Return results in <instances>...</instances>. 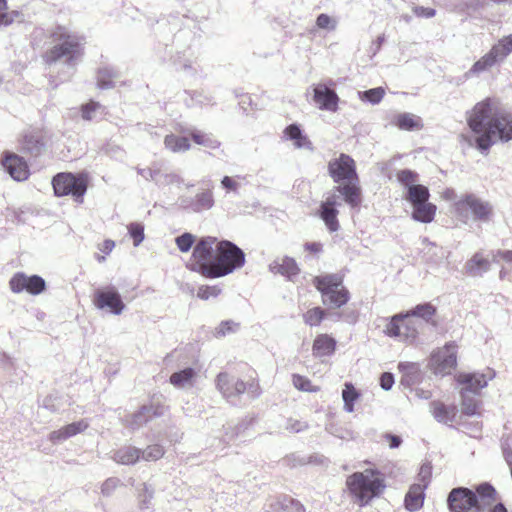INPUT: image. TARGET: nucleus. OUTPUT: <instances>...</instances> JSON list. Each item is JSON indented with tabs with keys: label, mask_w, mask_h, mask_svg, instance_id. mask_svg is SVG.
<instances>
[{
	"label": "nucleus",
	"mask_w": 512,
	"mask_h": 512,
	"mask_svg": "<svg viewBox=\"0 0 512 512\" xmlns=\"http://www.w3.org/2000/svg\"><path fill=\"white\" fill-rule=\"evenodd\" d=\"M467 123L477 149L488 151L499 142L512 140V114L499 106L496 99L486 98L467 112Z\"/></svg>",
	"instance_id": "1"
},
{
	"label": "nucleus",
	"mask_w": 512,
	"mask_h": 512,
	"mask_svg": "<svg viewBox=\"0 0 512 512\" xmlns=\"http://www.w3.org/2000/svg\"><path fill=\"white\" fill-rule=\"evenodd\" d=\"M196 263L191 269L208 278H219L241 268L245 263L244 252L234 243L204 237L194 247Z\"/></svg>",
	"instance_id": "2"
},
{
	"label": "nucleus",
	"mask_w": 512,
	"mask_h": 512,
	"mask_svg": "<svg viewBox=\"0 0 512 512\" xmlns=\"http://www.w3.org/2000/svg\"><path fill=\"white\" fill-rule=\"evenodd\" d=\"M494 496L495 489L487 483L479 485L476 492L458 487L450 491L447 504L451 512H507L503 504H497L491 509Z\"/></svg>",
	"instance_id": "3"
},
{
	"label": "nucleus",
	"mask_w": 512,
	"mask_h": 512,
	"mask_svg": "<svg viewBox=\"0 0 512 512\" xmlns=\"http://www.w3.org/2000/svg\"><path fill=\"white\" fill-rule=\"evenodd\" d=\"M328 169L336 183H343L337 186V191L344 197L345 202L351 207H357L360 204V187L355 161L342 153L329 162Z\"/></svg>",
	"instance_id": "4"
},
{
	"label": "nucleus",
	"mask_w": 512,
	"mask_h": 512,
	"mask_svg": "<svg viewBox=\"0 0 512 512\" xmlns=\"http://www.w3.org/2000/svg\"><path fill=\"white\" fill-rule=\"evenodd\" d=\"M53 46L46 52L45 61L48 64L64 59L67 64H73L82 55L84 38L65 26H57L52 34Z\"/></svg>",
	"instance_id": "5"
},
{
	"label": "nucleus",
	"mask_w": 512,
	"mask_h": 512,
	"mask_svg": "<svg viewBox=\"0 0 512 512\" xmlns=\"http://www.w3.org/2000/svg\"><path fill=\"white\" fill-rule=\"evenodd\" d=\"M346 484L355 503L360 506L367 505L373 498L378 497L385 488L379 472L372 469L352 474L347 478Z\"/></svg>",
	"instance_id": "6"
},
{
	"label": "nucleus",
	"mask_w": 512,
	"mask_h": 512,
	"mask_svg": "<svg viewBox=\"0 0 512 512\" xmlns=\"http://www.w3.org/2000/svg\"><path fill=\"white\" fill-rule=\"evenodd\" d=\"M492 212L491 204L474 194H461L454 203V214L463 222H467L469 218L488 221Z\"/></svg>",
	"instance_id": "7"
},
{
	"label": "nucleus",
	"mask_w": 512,
	"mask_h": 512,
	"mask_svg": "<svg viewBox=\"0 0 512 512\" xmlns=\"http://www.w3.org/2000/svg\"><path fill=\"white\" fill-rule=\"evenodd\" d=\"M314 284L322 294L324 304L339 308L349 300V292L343 286V279L337 274L315 277Z\"/></svg>",
	"instance_id": "8"
},
{
	"label": "nucleus",
	"mask_w": 512,
	"mask_h": 512,
	"mask_svg": "<svg viewBox=\"0 0 512 512\" xmlns=\"http://www.w3.org/2000/svg\"><path fill=\"white\" fill-rule=\"evenodd\" d=\"M421 327V320L411 318L407 313L396 314L385 325L384 333L398 341L411 344L417 339Z\"/></svg>",
	"instance_id": "9"
},
{
	"label": "nucleus",
	"mask_w": 512,
	"mask_h": 512,
	"mask_svg": "<svg viewBox=\"0 0 512 512\" xmlns=\"http://www.w3.org/2000/svg\"><path fill=\"white\" fill-rule=\"evenodd\" d=\"M57 196L71 195L76 201L82 202L87 191V177L71 173H59L52 181Z\"/></svg>",
	"instance_id": "10"
},
{
	"label": "nucleus",
	"mask_w": 512,
	"mask_h": 512,
	"mask_svg": "<svg viewBox=\"0 0 512 512\" xmlns=\"http://www.w3.org/2000/svg\"><path fill=\"white\" fill-rule=\"evenodd\" d=\"M506 250L505 252H507ZM501 250L485 254L482 251L474 253L464 264L463 273L470 277H481L491 269L492 263H499L500 260L505 261L498 255Z\"/></svg>",
	"instance_id": "11"
},
{
	"label": "nucleus",
	"mask_w": 512,
	"mask_h": 512,
	"mask_svg": "<svg viewBox=\"0 0 512 512\" xmlns=\"http://www.w3.org/2000/svg\"><path fill=\"white\" fill-rule=\"evenodd\" d=\"M456 346L447 344L435 351L430 358L429 366L436 375H448L456 367Z\"/></svg>",
	"instance_id": "12"
},
{
	"label": "nucleus",
	"mask_w": 512,
	"mask_h": 512,
	"mask_svg": "<svg viewBox=\"0 0 512 512\" xmlns=\"http://www.w3.org/2000/svg\"><path fill=\"white\" fill-rule=\"evenodd\" d=\"M93 303L97 309L107 310L113 315L122 314L126 307L121 295L113 286L97 290L94 294Z\"/></svg>",
	"instance_id": "13"
},
{
	"label": "nucleus",
	"mask_w": 512,
	"mask_h": 512,
	"mask_svg": "<svg viewBox=\"0 0 512 512\" xmlns=\"http://www.w3.org/2000/svg\"><path fill=\"white\" fill-rule=\"evenodd\" d=\"M10 289L14 293L27 292L39 295L46 289L45 280L38 275L28 276L25 273H16L9 281Z\"/></svg>",
	"instance_id": "14"
},
{
	"label": "nucleus",
	"mask_w": 512,
	"mask_h": 512,
	"mask_svg": "<svg viewBox=\"0 0 512 512\" xmlns=\"http://www.w3.org/2000/svg\"><path fill=\"white\" fill-rule=\"evenodd\" d=\"M313 101L320 110L329 112L338 110L339 97L326 84L320 83L313 88Z\"/></svg>",
	"instance_id": "15"
},
{
	"label": "nucleus",
	"mask_w": 512,
	"mask_h": 512,
	"mask_svg": "<svg viewBox=\"0 0 512 512\" xmlns=\"http://www.w3.org/2000/svg\"><path fill=\"white\" fill-rule=\"evenodd\" d=\"M199 373L192 367H185L173 372L169 377V383L177 390L190 391L196 387Z\"/></svg>",
	"instance_id": "16"
},
{
	"label": "nucleus",
	"mask_w": 512,
	"mask_h": 512,
	"mask_svg": "<svg viewBox=\"0 0 512 512\" xmlns=\"http://www.w3.org/2000/svg\"><path fill=\"white\" fill-rule=\"evenodd\" d=\"M216 387L226 398L240 395L246 390V385L242 380L236 379L227 373H220L217 376Z\"/></svg>",
	"instance_id": "17"
},
{
	"label": "nucleus",
	"mask_w": 512,
	"mask_h": 512,
	"mask_svg": "<svg viewBox=\"0 0 512 512\" xmlns=\"http://www.w3.org/2000/svg\"><path fill=\"white\" fill-rule=\"evenodd\" d=\"M3 166L7 173L16 181H24L28 178V166L18 155L7 154L3 161Z\"/></svg>",
	"instance_id": "18"
},
{
	"label": "nucleus",
	"mask_w": 512,
	"mask_h": 512,
	"mask_svg": "<svg viewBox=\"0 0 512 512\" xmlns=\"http://www.w3.org/2000/svg\"><path fill=\"white\" fill-rule=\"evenodd\" d=\"M457 382L462 386L461 392L476 395L482 388L487 386V377L482 373H461Z\"/></svg>",
	"instance_id": "19"
},
{
	"label": "nucleus",
	"mask_w": 512,
	"mask_h": 512,
	"mask_svg": "<svg viewBox=\"0 0 512 512\" xmlns=\"http://www.w3.org/2000/svg\"><path fill=\"white\" fill-rule=\"evenodd\" d=\"M398 369L402 374L400 383L405 387L411 388L419 384L423 379V373L418 363L401 362L398 365Z\"/></svg>",
	"instance_id": "20"
},
{
	"label": "nucleus",
	"mask_w": 512,
	"mask_h": 512,
	"mask_svg": "<svg viewBox=\"0 0 512 512\" xmlns=\"http://www.w3.org/2000/svg\"><path fill=\"white\" fill-rule=\"evenodd\" d=\"M214 205L213 193L210 189H206L198 192L193 200L182 199L181 206L189 208L193 212H201L203 210H209Z\"/></svg>",
	"instance_id": "21"
},
{
	"label": "nucleus",
	"mask_w": 512,
	"mask_h": 512,
	"mask_svg": "<svg viewBox=\"0 0 512 512\" xmlns=\"http://www.w3.org/2000/svg\"><path fill=\"white\" fill-rule=\"evenodd\" d=\"M164 413V407L143 406L138 412L126 418V424L132 429L141 427L154 416H161Z\"/></svg>",
	"instance_id": "22"
},
{
	"label": "nucleus",
	"mask_w": 512,
	"mask_h": 512,
	"mask_svg": "<svg viewBox=\"0 0 512 512\" xmlns=\"http://www.w3.org/2000/svg\"><path fill=\"white\" fill-rule=\"evenodd\" d=\"M425 485L413 484L405 495L404 505L410 512H416L423 507Z\"/></svg>",
	"instance_id": "23"
},
{
	"label": "nucleus",
	"mask_w": 512,
	"mask_h": 512,
	"mask_svg": "<svg viewBox=\"0 0 512 512\" xmlns=\"http://www.w3.org/2000/svg\"><path fill=\"white\" fill-rule=\"evenodd\" d=\"M498 62H502L499 57L494 53V50L491 48L489 52L483 55L479 60H477L472 67L465 73V77L471 78L477 76L490 68L496 65Z\"/></svg>",
	"instance_id": "24"
},
{
	"label": "nucleus",
	"mask_w": 512,
	"mask_h": 512,
	"mask_svg": "<svg viewBox=\"0 0 512 512\" xmlns=\"http://www.w3.org/2000/svg\"><path fill=\"white\" fill-rule=\"evenodd\" d=\"M336 348V340L328 334L318 335L313 342V354L316 357L330 356Z\"/></svg>",
	"instance_id": "25"
},
{
	"label": "nucleus",
	"mask_w": 512,
	"mask_h": 512,
	"mask_svg": "<svg viewBox=\"0 0 512 512\" xmlns=\"http://www.w3.org/2000/svg\"><path fill=\"white\" fill-rule=\"evenodd\" d=\"M270 270L275 274H281L288 278L297 275L299 272L296 261L290 257H283L281 259L274 260L270 264Z\"/></svg>",
	"instance_id": "26"
},
{
	"label": "nucleus",
	"mask_w": 512,
	"mask_h": 512,
	"mask_svg": "<svg viewBox=\"0 0 512 512\" xmlns=\"http://www.w3.org/2000/svg\"><path fill=\"white\" fill-rule=\"evenodd\" d=\"M436 210V206L429 201L420 203L412 206L411 217L417 222L430 223L434 220Z\"/></svg>",
	"instance_id": "27"
},
{
	"label": "nucleus",
	"mask_w": 512,
	"mask_h": 512,
	"mask_svg": "<svg viewBox=\"0 0 512 512\" xmlns=\"http://www.w3.org/2000/svg\"><path fill=\"white\" fill-rule=\"evenodd\" d=\"M284 137L288 140L294 141V146L296 148L312 150L311 141L302 133L301 129L296 124H291L285 128Z\"/></svg>",
	"instance_id": "28"
},
{
	"label": "nucleus",
	"mask_w": 512,
	"mask_h": 512,
	"mask_svg": "<svg viewBox=\"0 0 512 512\" xmlns=\"http://www.w3.org/2000/svg\"><path fill=\"white\" fill-rule=\"evenodd\" d=\"M141 458V450L132 447L125 446L120 448L114 453L113 459L122 465H133Z\"/></svg>",
	"instance_id": "29"
},
{
	"label": "nucleus",
	"mask_w": 512,
	"mask_h": 512,
	"mask_svg": "<svg viewBox=\"0 0 512 512\" xmlns=\"http://www.w3.org/2000/svg\"><path fill=\"white\" fill-rule=\"evenodd\" d=\"M430 409L434 418L441 423L452 422L456 413L454 406H446L439 401L432 402L430 404Z\"/></svg>",
	"instance_id": "30"
},
{
	"label": "nucleus",
	"mask_w": 512,
	"mask_h": 512,
	"mask_svg": "<svg viewBox=\"0 0 512 512\" xmlns=\"http://www.w3.org/2000/svg\"><path fill=\"white\" fill-rule=\"evenodd\" d=\"M164 146L166 149L173 153L186 152L191 147L188 138L177 136L174 134H169L165 136Z\"/></svg>",
	"instance_id": "31"
},
{
	"label": "nucleus",
	"mask_w": 512,
	"mask_h": 512,
	"mask_svg": "<svg viewBox=\"0 0 512 512\" xmlns=\"http://www.w3.org/2000/svg\"><path fill=\"white\" fill-rule=\"evenodd\" d=\"M430 197L429 190L426 186L417 184L409 188L405 195V199L413 205L428 202Z\"/></svg>",
	"instance_id": "32"
},
{
	"label": "nucleus",
	"mask_w": 512,
	"mask_h": 512,
	"mask_svg": "<svg viewBox=\"0 0 512 512\" xmlns=\"http://www.w3.org/2000/svg\"><path fill=\"white\" fill-rule=\"evenodd\" d=\"M119 78V73L111 67H102L97 74V85L101 89L112 88Z\"/></svg>",
	"instance_id": "33"
},
{
	"label": "nucleus",
	"mask_w": 512,
	"mask_h": 512,
	"mask_svg": "<svg viewBox=\"0 0 512 512\" xmlns=\"http://www.w3.org/2000/svg\"><path fill=\"white\" fill-rule=\"evenodd\" d=\"M360 398V393L352 383H345L342 390V399L344 402V410L348 413L354 411V404Z\"/></svg>",
	"instance_id": "34"
},
{
	"label": "nucleus",
	"mask_w": 512,
	"mask_h": 512,
	"mask_svg": "<svg viewBox=\"0 0 512 512\" xmlns=\"http://www.w3.org/2000/svg\"><path fill=\"white\" fill-rule=\"evenodd\" d=\"M395 124L402 130H414L421 127V119L411 113H402L397 115Z\"/></svg>",
	"instance_id": "35"
},
{
	"label": "nucleus",
	"mask_w": 512,
	"mask_h": 512,
	"mask_svg": "<svg viewBox=\"0 0 512 512\" xmlns=\"http://www.w3.org/2000/svg\"><path fill=\"white\" fill-rule=\"evenodd\" d=\"M435 313L436 308L430 303L419 304L407 312L411 318H421L425 322H430Z\"/></svg>",
	"instance_id": "36"
},
{
	"label": "nucleus",
	"mask_w": 512,
	"mask_h": 512,
	"mask_svg": "<svg viewBox=\"0 0 512 512\" xmlns=\"http://www.w3.org/2000/svg\"><path fill=\"white\" fill-rule=\"evenodd\" d=\"M491 48L499 59L503 61L510 53H512V34L502 37Z\"/></svg>",
	"instance_id": "37"
},
{
	"label": "nucleus",
	"mask_w": 512,
	"mask_h": 512,
	"mask_svg": "<svg viewBox=\"0 0 512 512\" xmlns=\"http://www.w3.org/2000/svg\"><path fill=\"white\" fill-rule=\"evenodd\" d=\"M338 24L339 20L337 17L328 15L326 13L319 14L315 21L316 28L327 32L335 31L338 27Z\"/></svg>",
	"instance_id": "38"
},
{
	"label": "nucleus",
	"mask_w": 512,
	"mask_h": 512,
	"mask_svg": "<svg viewBox=\"0 0 512 512\" xmlns=\"http://www.w3.org/2000/svg\"><path fill=\"white\" fill-rule=\"evenodd\" d=\"M104 110V107L100 103L90 101L89 103L82 105L81 116L84 120L90 121L104 114Z\"/></svg>",
	"instance_id": "39"
},
{
	"label": "nucleus",
	"mask_w": 512,
	"mask_h": 512,
	"mask_svg": "<svg viewBox=\"0 0 512 512\" xmlns=\"http://www.w3.org/2000/svg\"><path fill=\"white\" fill-rule=\"evenodd\" d=\"M292 384L297 390L302 392L315 393L320 390V387L314 385L310 379L299 374L292 375Z\"/></svg>",
	"instance_id": "40"
},
{
	"label": "nucleus",
	"mask_w": 512,
	"mask_h": 512,
	"mask_svg": "<svg viewBox=\"0 0 512 512\" xmlns=\"http://www.w3.org/2000/svg\"><path fill=\"white\" fill-rule=\"evenodd\" d=\"M155 183L159 187H166V186H170V185L179 186L182 183V179L176 173L162 171L159 168V174H157V176H156Z\"/></svg>",
	"instance_id": "41"
},
{
	"label": "nucleus",
	"mask_w": 512,
	"mask_h": 512,
	"mask_svg": "<svg viewBox=\"0 0 512 512\" xmlns=\"http://www.w3.org/2000/svg\"><path fill=\"white\" fill-rule=\"evenodd\" d=\"M337 214H338V211L336 209L321 206L320 216H321L322 220L325 222V225L327 226V228L331 232L337 231L339 228V224L337 221Z\"/></svg>",
	"instance_id": "42"
},
{
	"label": "nucleus",
	"mask_w": 512,
	"mask_h": 512,
	"mask_svg": "<svg viewBox=\"0 0 512 512\" xmlns=\"http://www.w3.org/2000/svg\"><path fill=\"white\" fill-rule=\"evenodd\" d=\"M396 178L398 182L407 189V191L409 190L410 187L416 186L418 182V174L409 169L398 171L396 174Z\"/></svg>",
	"instance_id": "43"
},
{
	"label": "nucleus",
	"mask_w": 512,
	"mask_h": 512,
	"mask_svg": "<svg viewBox=\"0 0 512 512\" xmlns=\"http://www.w3.org/2000/svg\"><path fill=\"white\" fill-rule=\"evenodd\" d=\"M359 98L362 101H368L371 104H378L385 95V90L382 87H377L373 89H369L366 91L358 92Z\"/></svg>",
	"instance_id": "44"
},
{
	"label": "nucleus",
	"mask_w": 512,
	"mask_h": 512,
	"mask_svg": "<svg viewBox=\"0 0 512 512\" xmlns=\"http://www.w3.org/2000/svg\"><path fill=\"white\" fill-rule=\"evenodd\" d=\"M192 138L195 143L202 145L209 149H216L219 147V141L210 134H205L200 131L192 133Z\"/></svg>",
	"instance_id": "45"
},
{
	"label": "nucleus",
	"mask_w": 512,
	"mask_h": 512,
	"mask_svg": "<svg viewBox=\"0 0 512 512\" xmlns=\"http://www.w3.org/2000/svg\"><path fill=\"white\" fill-rule=\"evenodd\" d=\"M462 410L465 414L473 416L478 413V401L471 393L461 392Z\"/></svg>",
	"instance_id": "46"
},
{
	"label": "nucleus",
	"mask_w": 512,
	"mask_h": 512,
	"mask_svg": "<svg viewBox=\"0 0 512 512\" xmlns=\"http://www.w3.org/2000/svg\"><path fill=\"white\" fill-rule=\"evenodd\" d=\"M164 449L158 444L150 445L141 451V458L145 461H156L163 457Z\"/></svg>",
	"instance_id": "47"
},
{
	"label": "nucleus",
	"mask_w": 512,
	"mask_h": 512,
	"mask_svg": "<svg viewBox=\"0 0 512 512\" xmlns=\"http://www.w3.org/2000/svg\"><path fill=\"white\" fill-rule=\"evenodd\" d=\"M304 322L309 326H317L320 324V322L324 318V311L319 308L315 307L313 309L308 310L304 316Z\"/></svg>",
	"instance_id": "48"
},
{
	"label": "nucleus",
	"mask_w": 512,
	"mask_h": 512,
	"mask_svg": "<svg viewBox=\"0 0 512 512\" xmlns=\"http://www.w3.org/2000/svg\"><path fill=\"white\" fill-rule=\"evenodd\" d=\"M239 324L234 321H223L221 322L215 330L216 337H225L230 333H234L238 330Z\"/></svg>",
	"instance_id": "49"
},
{
	"label": "nucleus",
	"mask_w": 512,
	"mask_h": 512,
	"mask_svg": "<svg viewBox=\"0 0 512 512\" xmlns=\"http://www.w3.org/2000/svg\"><path fill=\"white\" fill-rule=\"evenodd\" d=\"M128 232L133 238L134 246H139L144 240V226L141 223H131L128 226Z\"/></svg>",
	"instance_id": "50"
},
{
	"label": "nucleus",
	"mask_w": 512,
	"mask_h": 512,
	"mask_svg": "<svg viewBox=\"0 0 512 512\" xmlns=\"http://www.w3.org/2000/svg\"><path fill=\"white\" fill-rule=\"evenodd\" d=\"M154 490L147 484H142V488L138 493V500L142 508H148L153 498Z\"/></svg>",
	"instance_id": "51"
},
{
	"label": "nucleus",
	"mask_w": 512,
	"mask_h": 512,
	"mask_svg": "<svg viewBox=\"0 0 512 512\" xmlns=\"http://www.w3.org/2000/svg\"><path fill=\"white\" fill-rule=\"evenodd\" d=\"M89 424L86 420H80L78 422H74L64 426L67 436L70 438L75 436L88 428Z\"/></svg>",
	"instance_id": "52"
},
{
	"label": "nucleus",
	"mask_w": 512,
	"mask_h": 512,
	"mask_svg": "<svg viewBox=\"0 0 512 512\" xmlns=\"http://www.w3.org/2000/svg\"><path fill=\"white\" fill-rule=\"evenodd\" d=\"M432 476V466L430 463H423L418 472V483L419 485H425L427 488Z\"/></svg>",
	"instance_id": "53"
},
{
	"label": "nucleus",
	"mask_w": 512,
	"mask_h": 512,
	"mask_svg": "<svg viewBox=\"0 0 512 512\" xmlns=\"http://www.w3.org/2000/svg\"><path fill=\"white\" fill-rule=\"evenodd\" d=\"M221 292L218 286H201L198 288L197 297L202 300H208L211 297H217Z\"/></svg>",
	"instance_id": "54"
},
{
	"label": "nucleus",
	"mask_w": 512,
	"mask_h": 512,
	"mask_svg": "<svg viewBox=\"0 0 512 512\" xmlns=\"http://www.w3.org/2000/svg\"><path fill=\"white\" fill-rule=\"evenodd\" d=\"M194 243V236L184 233L176 238V244L181 252H188Z\"/></svg>",
	"instance_id": "55"
},
{
	"label": "nucleus",
	"mask_w": 512,
	"mask_h": 512,
	"mask_svg": "<svg viewBox=\"0 0 512 512\" xmlns=\"http://www.w3.org/2000/svg\"><path fill=\"white\" fill-rule=\"evenodd\" d=\"M222 187L226 190L227 193L233 192L237 193L240 188V183L236 178L224 176L221 180Z\"/></svg>",
	"instance_id": "56"
},
{
	"label": "nucleus",
	"mask_w": 512,
	"mask_h": 512,
	"mask_svg": "<svg viewBox=\"0 0 512 512\" xmlns=\"http://www.w3.org/2000/svg\"><path fill=\"white\" fill-rule=\"evenodd\" d=\"M120 484V480L118 478H108L101 487V492L104 496H110L113 491Z\"/></svg>",
	"instance_id": "57"
},
{
	"label": "nucleus",
	"mask_w": 512,
	"mask_h": 512,
	"mask_svg": "<svg viewBox=\"0 0 512 512\" xmlns=\"http://www.w3.org/2000/svg\"><path fill=\"white\" fill-rule=\"evenodd\" d=\"M69 439V437L67 436V433L65 431V429L62 427L58 430H55L53 432L50 433L49 435V440L53 443V444H59V443H62L63 441Z\"/></svg>",
	"instance_id": "58"
},
{
	"label": "nucleus",
	"mask_w": 512,
	"mask_h": 512,
	"mask_svg": "<svg viewBox=\"0 0 512 512\" xmlns=\"http://www.w3.org/2000/svg\"><path fill=\"white\" fill-rule=\"evenodd\" d=\"M137 172L146 180L155 182L157 174H159V168H138Z\"/></svg>",
	"instance_id": "59"
},
{
	"label": "nucleus",
	"mask_w": 512,
	"mask_h": 512,
	"mask_svg": "<svg viewBox=\"0 0 512 512\" xmlns=\"http://www.w3.org/2000/svg\"><path fill=\"white\" fill-rule=\"evenodd\" d=\"M338 194H340V193L337 191V187H336L335 190L330 195L327 196V198L321 204V206L335 209V206H337L339 204V202H338L339 195Z\"/></svg>",
	"instance_id": "60"
},
{
	"label": "nucleus",
	"mask_w": 512,
	"mask_h": 512,
	"mask_svg": "<svg viewBox=\"0 0 512 512\" xmlns=\"http://www.w3.org/2000/svg\"><path fill=\"white\" fill-rule=\"evenodd\" d=\"M286 512H305L304 506L293 499L288 500V502L283 506Z\"/></svg>",
	"instance_id": "61"
},
{
	"label": "nucleus",
	"mask_w": 512,
	"mask_h": 512,
	"mask_svg": "<svg viewBox=\"0 0 512 512\" xmlns=\"http://www.w3.org/2000/svg\"><path fill=\"white\" fill-rule=\"evenodd\" d=\"M394 384V377L391 373H383L381 378H380V385L382 387V389L388 391L392 388Z\"/></svg>",
	"instance_id": "62"
},
{
	"label": "nucleus",
	"mask_w": 512,
	"mask_h": 512,
	"mask_svg": "<svg viewBox=\"0 0 512 512\" xmlns=\"http://www.w3.org/2000/svg\"><path fill=\"white\" fill-rule=\"evenodd\" d=\"M304 248L306 251L310 253L319 254L322 251V244L319 242H310L306 243L304 245Z\"/></svg>",
	"instance_id": "63"
},
{
	"label": "nucleus",
	"mask_w": 512,
	"mask_h": 512,
	"mask_svg": "<svg viewBox=\"0 0 512 512\" xmlns=\"http://www.w3.org/2000/svg\"><path fill=\"white\" fill-rule=\"evenodd\" d=\"M115 247V242L113 240H105L100 246L99 250L105 254H109Z\"/></svg>",
	"instance_id": "64"
}]
</instances>
